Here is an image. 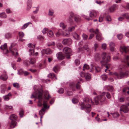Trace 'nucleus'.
<instances>
[{"mask_svg":"<svg viewBox=\"0 0 129 129\" xmlns=\"http://www.w3.org/2000/svg\"><path fill=\"white\" fill-rule=\"evenodd\" d=\"M34 89L35 91L32 94L31 98H37L39 99L38 105V106L41 107L42 105V102L43 99V90L41 89H38V86L37 85L34 86Z\"/></svg>","mask_w":129,"mask_h":129,"instance_id":"f257e3e1","label":"nucleus"},{"mask_svg":"<svg viewBox=\"0 0 129 129\" xmlns=\"http://www.w3.org/2000/svg\"><path fill=\"white\" fill-rule=\"evenodd\" d=\"M91 101V103L93 104V102L91 100H90L88 98H85L84 101V103H82L80 104V106L81 107V109L83 110L85 109V111L87 113H89L91 110V107L90 105L89 104H87L86 103H88Z\"/></svg>","mask_w":129,"mask_h":129,"instance_id":"f03ea898","label":"nucleus"},{"mask_svg":"<svg viewBox=\"0 0 129 129\" xmlns=\"http://www.w3.org/2000/svg\"><path fill=\"white\" fill-rule=\"evenodd\" d=\"M105 94V92H103L100 96L95 97L94 99L95 103H98L99 102H102L104 101L105 99V97L104 95Z\"/></svg>","mask_w":129,"mask_h":129,"instance_id":"7ed1b4c3","label":"nucleus"},{"mask_svg":"<svg viewBox=\"0 0 129 129\" xmlns=\"http://www.w3.org/2000/svg\"><path fill=\"white\" fill-rule=\"evenodd\" d=\"M114 74L118 79H121L123 77L124 75L127 76L128 75L126 72L124 73L122 72H120L118 73L115 72L114 73Z\"/></svg>","mask_w":129,"mask_h":129,"instance_id":"20e7f679","label":"nucleus"},{"mask_svg":"<svg viewBox=\"0 0 129 129\" xmlns=\"http://www.w3.org/2000/svg\"><path fill=\"white\" fill-rule=\"evenodd\" d=\"M63 52L66 54V57L68 59L69 58L70 55L69 54L72 52L71 49L68 47H65L63 49Z\"/></svg>","mask_w":129,"mask_h":129,"instance_id":"39448f33","label":"nucleus"},{"mask_svg":"<svg viewBox=\"0 0 129 129\" xmlns=\"http://www.w3.org/2000/svg\"><path fill=\"white\" fill-rule=\"evenodd\" d=\"M95 34H96V38L97 40L99 41L103 39L102 37V34L99 32L98 29H96Z\"/></svg>","mask_w":129,"mask_h":129,"instance_id":"423d86ee","label":"nucleus"},{"mask_svg":"<svg viewBox=\"0 0 129 129\" xmlns=\"http://www.w3.org/2000/svg\"><path fill=\"white\" fill-rule=\"evenodd\" d=\"M120 50L122 53H127L129 51V47L128 46H121L120 48Z\"/></svg>","mask_w":129,"mask_h":129,"instance_id":"0eeeda50","label":"nucleus"},{"mask_svg":"<svg viewBox=\"0 0 129 129\" xmlns=\"http://www.w3.org/2000/svg\"><path fill=\"white\" fill-rule=\"evenodd\" d=\"M9 50L13 55L16 56L18 55L17 49L14 48H12V45L9 47Z\"/></svg>","mask_w":129,"mask_h":129,"instance_id":"6e6552de","label":"nucleus"},{"mask_svg":"<svg viewBox=\"0 0 129 129\" xmlns=\"http://www.w3.org/2000/svg\"><path fill=\"white\" fill-rule=\"evenodd\" d=\"M72 43V41L70 39H64L62 41V44L64 45H69Z\"/></svg>","mask_w":129,"mask_h":129,"instance_id":"1a4fd4ad","label":"nucleus"},{"mask_svg":"<svg viewBox=\"0 0 129 129\" xmlns=\"http://www.w3.org/2000/svg\"><path fill=\"white\" fill-rule=\"evenodd\" d=\"M120 111H122L125 113H127L129 111V109L128 106L126 105H123L120 107Z\"/></svg>","mask_w":129,"mask_h":129,"instance_id":"9d476101","label":"nucleus"},{"mask_svg":"<svg viewBox=\"0 0 129 129\" xmlns=\"http://www.w3.org/2000/svg\"><path fill=\"white\" fill-rule=\"evenodd\" d=\"M52 51L49 48L46 49H44L41 51L42 54H44L45 53L47 54H50L52 53Z\"/></svg>","mask_w":129,"mask_h":129,"instance_id":"9b49d317","label":"nucleus"},{"mask_svg":"<svg viewBox=\"0 0 129 129\" xmlns=\"http://www.w3.org/2000/svg\"><path fill=\"white\" fill-rule=\"evenodd\" d=\"M118 8V6L115 4H114L109 9V10L111 12H113Z\"/></svg>","mask_w":129,"mask_h":129,"instance_id":"f8f14e48","label":"nucleus"},{"mask_svg":"<svg viewBox=\"0 0 129 129\" xmlns=\"http://www.w3.org/2000/svg\"><path fill=\"white\" fill-rule=\"evenodd\" d=\"M110 56L108 55L106 57V61H105L104 60H102L100 61L101 63L102 66L105 65L106 63L110 61Z\"/></svg>","mask_w":129,"mask_h":129,"instance_id":"ddd939ff","label":"nucleus"},{"mask_svg":"<svg viewBox=\"0 0 129 129\" xmlns=\"http://www.w3.org/2000/svg\"><path fill=\"white\" fill-rule=\"evenodd\" d=\"M109 47L110 50L112 52H114L115 50V45L112 42L110 43Z\"/></svg>","mask_w":129,"mask_h":129,"instance_id":"4468645a","label":"nucleus"},{"mask_svg":"<svg viewBox=\"0 0 129 129\" xmlns=\"http://www.w3.org/2000/svg\"><path fill=\"white\" fill-rule=\"evenodd\" d=\"M97 12L95 10H92L89 14L90 17L92 18H95L96 16Z\"/></svg>","mask_w":129,"mask_h":129,"instance_id":"2eb2a0df","label":"nucleus"},{"mask_svg":"<svg viewBox=\"0 0 129 129\" xmlns=\"http://www.w3.org/2000/svg\"><path fill=\"white\" fill-rule=\"evenodd\" d=\"M57 58L59 60H62L64 58V57L62 53L60 52L58 53L56 55Z\"/></svg>","mask_w":129,"mask_h":129,"instance_id":"dca6fc26","label":"nucleus"},{"mask_svg":"<svg viewBox=\"0 0 129 129\" xmlns=\"http://www.w3.org/2000/svg\"><path fill=\"white\" fill-rule=\"evenodd\" d=\"M123 61L127 64L129 67V55L125 56Z\"/></svg>","mask_w":129,"mask_h":129,"instance_id":"f3484780","label":"nucleus"},{"mask_svg":"<svg viewBox=\"0 0 129 129\" xmlns=\"http://www.w3.org/2000/svg\"><path fill=\"white\" fill-rule=\"evenodd\" d=\"M35 47V45H34V47L32 48H30L29 50V55H34V49Z\"/></svg>","mask_w":129,"mask_h":129,"instance_id":"a211bd4d","label":"nucleus"},{"mask_svg":"<svg viewBox=\"0 0 129 129\" xmlns=\"http://www.w3.org/2000/svg\"><path fill=\"white\" fill-rule=\"evenodd\" d=\"M63 32L62 29H59L58 30L57 33L56 34V35L57 37H59L60 36L62 35V36Z\"/></svg>","mask_w":129,"mask_h":129,"instance_id":"6ab92c4d","label":"nucleus"},{"mask_svg":"<svg viewBox=\"0 0 129 129\" xmlns=\"http://www.w3.org/2000/svg\"><path fill=\"white\" fill-rule=\"evenodd\" d=\"M44 96L45 99L46 100H48L51 98V96L49 95L48 92L47 91H46L45 92Z\"/></svg>","mask_w":129,"mask_h":129,"instance_id":"aec40b11","label":"nucleus"},{"mask_svg":"<svg viewBox=\"0 0 129 129\" xmlns=\"http://www.w3.org/2000/svg\"><path fill=\"white\" fill-rule=\"evenodd\" d=\"M105 88L106 90L110 91H112L113 90V87L110 85L106 86H105Z\"/></svg>","mask_w":129,"mask_h":129,"instance_id":"412c9836","label":"nucleus"},{"mask_svg":"<svg viewBox=\"0 0 129 129\" xmlns=\"http://www.w3.org/2000/svg\"><path fill=\"white\" fill-rule=\"evenodd\" d=\"M86 80L87 81L91 79L90 75L89 73H86L84 75Z\"/></svg>","mask_w":129,"mask_h":129,"instance_id":"4be33fe9","label":"nucleus"},{"mask_svg":"<svg viewBox=\"0 0 129 129\" xmlns=\"http://www.w3.org/2000/svg\"><path fill=\"white\" fill-rule=\"evenodd\" d=\"M73 38L76 40H79L80 39V37L79 35L76 33H73Z\"/></svg>","mask_w":129,"mask_h":129,"instance_id":"5701e85b","label":"nucleus"},{"mask_svg":"<svg viewBox=\"0 0 129 129\" xmlns=\"http://www.w3.org/2000/svg\"><path fill=\"white\" fill-rule=\"evenodd\" d=\"M8 78V77L6 74L2 75L0 77V78L4 81L6 80Z\"/></svg>","mask_w":129,"mask_h":129,"instance_id":"b1692460","label":"nucleus"},{"mask_svg":"<svg viewBox=\"0 0 129 129\" xmlns=\"http://www.w3.org/2000/svg\"><path fill=\"white\" fill-rule=\"evenodd\" d=\"M16 125V122L14 120H12L10 126L11 128H14Z\"/></svg>","mask_w":129,"mask_h":129,"instance_id":"393cba45","label":"nucleus"},{"mask_svg":"<svg viewBox=\"0 0 129 129\" xmlns=\"http://www.w3.org/2000/svg\"><path fill=\"white\" fill-rule=\"evenodd\" d=\"M94 58L96 61L99 60L100 58V54L98 53H96L95 55Z\"/></svg>","mask_w":129,"mask_h":129,"instance_id":"a878e982","label":"nucleus"},{"mask_svg":"<svg viewBox=\"0 0 129 129\" xmlns=\"http://www.w3.org/2000/svg\"><path fill=\"white\" fill-rule=\"evenodd\" d=\"M48 76L49 78H55L56 79H57L56 76L53 73H50L48 75Z\"/></svg>","mask_w":129,"mask_h":129,"instance_id":"bb28decb","label":"nucleus"},{"mask_svg":"<svg viewBox=\"0 0 129 129\" xmlns=\"http://www.w3.org/2000/svg\"><path fill=\"white\" fill-rule=\"evenodd\" d=\"M73 18L75 21L76 22H78L80 20V18L78 16L74 15Z\"/></svg>","mask_w":129,"mask_h":129,"instance_id":"cd10ccee","label":"nucleus"},{"mask_svg":"<svg viewBox=\"0 0 129 129\" xmlns=\"http://www.w3.org/2000/svg\"><path fill=\"white\" fill-rule=\"evenodd\" d=\"M17 117V116L14 115V114H12L11 115L10 117V118L12 121V120H16Z\"/></svg>","mask_w":129,"mask_h":129,"instance_id":"c85d7f7f","label":"nucleus"},{"mask_svg":"<svg viewBox=\"0 0 129 129\" xmlns=\"http://www.w3.org/2000/svg\"><path fill=\"white\" fill-rule=\"evenodd\" d=\"M48 36L50 37H53L54 36V34L52 30H50L47 33Z\"/></svg>","mask_w":129,"mask_h":129,"instance_id":"c756f323","label":"nucleus"},{"mask_svg":"<svg viewBox=\"0 0 129 129\" xmlns=\"http://www.w3.org/2000/svg\"><path fill=\"white\" fill-rule=\"evenodd\" d=\"M70 35V33L69 31L67 30H65V32L63 33L62 36H63L68 37H69Z\"/></svg>","mask_w":129,"mask_h":129,"instance_id":"7c9ffc66","label":"nucleus"},{"mask_svg":"<svg viewBox=\"0 0 129 129\" xmlns=\"http://www.w3.org/2000/svg\"><path fill=\"white\" fill-rule=\"evenodd\" d=\"M31 23L30 22H29L24 24L21 27V29H25L28 26L29 24H31Z\"/></svg>","mask_w":129,"mask_h":129,"instance_id":"2f4dec72","label":"nucleus"},{"mask_svg":"<svg viewBox=\"0 0 129 129\" xmlns=\"http://www.w3.org/2000/svg\"><path fill=\"white\" fill-rule=\"evenodd\" d=\"M59 68V66L57 65L55 66L53 68L54 71L55 73H57Z\"/></svg>","mask_w":129,"mask_h":129,"instance_id":"473e14b6","label":"nucleus"},{"mask_svg":"<svg viewBox=\"0 0 129 129\" xmlns=\"http://www.w3.org/2000/svg\"><path fill=\"white\" fill-rule=\"evenodd\" d=\"M36 60L35 58H31L30 59L29 63L31 64H33L35 63Z\"/></svg>","mask_w":129,"mask_h":129,"instance_id":"72a5a7b5","label":"nucleus"},{"mask_svg":"<svg viewBox=\"0 0 129 129\" xmlns=\"http://www.w3.org/2000/svg\"><path fill=\"white\" fill-rule=\"evenodd\" d=\"M45 110L44 108L42 109L39 111V114L40 116H42L45 113Z\"/></svg>","mask_w":129,"mask_h":129,"instance_id":"f704fd0d","label":"nucleus"},{"mask_svg":"<svg viewBox=\"0 0 129 129\" xmlns=\"http://www.w3.org/2000/svg\"><path fill=\"white\" fill-rule=\"evenodd\" d=\"M0 48L2 50H4L6 49L7 48V44L5 43L4 45L1 46Z\"/></svg>","mask_w":129,"mask_h":129,"instance_id":"c9c22d12","label":"nucleus"},{"mask_svg":"<svg viewBox=\"0 0 129 129\" xmlns=\"http://www.w3.org/2000/svg\"><path fill=\"white\" fill-rule=\"evenodd\" d=\"M54 11L52 9H50L49 10L48 15H49L52 16L53 14Z\"/></svg>","mask_w":129,"mask_h":129,"instance_id":"e433bc0d","label":"nucleus"},{"mask_svg":"<svg viewBox=\"0 0 129 129\" xmlns=\"http://www.w3.org/2000/svg\"><path fill=\"white\" fill-rule=\"evenodd\" d=\"M13 108V107L12 106L5 105L4 106V109L6 110L12 109Z\"/></svg>","mask_w":129,"mask_h":129,"instance_id":"4c0bfd02","label":"nucleus"},{"mask_svg":"<svg viewBox=\"0 0 129 129\" xmlns=\"http://www.w3.org/2000/svg\"><path fill=\"white\" fill-rule=\"evenodd\" d=\"M7 17V15L5 13L3 12L0 13V17L3 18H6Z\"/></svg>","mask_w":129,"mask_h":129,"instance_id":"58836bf2","label":"nucleus"},{"mask_svg":"<svg viewBox=\"0 0 129 129\" xmlns=\"http://www.w3.org/2000/svg\"><path fill=\"white\" fill-rule=\"evenodd\" d=\"M76 26H72L69 27L68 28V31L69 32H71L73 31L75 29V27Z\"/></svg>","mask_w":129,"mask_h":129,"instance_id":"ea45409f","label":"nucleus"},{"mask_svg":"<svg viewBox=\"0 0 129 129\" xmlns=\"http://www.w3.org/2000/svg\"><path fill=\"white\" fill-rule=\"evenodd\" d=\"M60 26L62 27L63 29H64L67 26V25L63 23H61L60 24Z\"/></svg>","mask_w":129,"mask_h":129,"instance_id":"a19ab883","label":"nucleus"},{"mask_svg":"<svg viewBox=\"0 0 129 129\" xmlns=\"http://www.w3.org/2000/svg\"><path fill=\"white\" fill-rule=\"evenodd\" d=\"M57 46L58 49L60 50H61L62 48V45L61 43H57Z\"/></svg>","mask_w":129,"mask_h":129,"instance_id":"79ce46f5","label":"nucleus"},{"mask_svg":"<svg viewBox=\"0 0 129 129\" xmlns=\"http://www.w3.org/2000/svg\"><path fill=\"white\" fill-rule=\"evenodd\" d=\"M119 116V114L117 113H115L113 114V116L114 118H118Z\"/></svg>","mask_w":129,"mask_h":129,"instance_id":"37998d69","label":"nucleus"},{"mask_svg":"<svg viewBox=\"0 0 129 129\" xmlns=\"http://www.w3.org/2000/svg\"><path fill=\"white\" fill-rule=\"evenodd\" d=\"M24 72L22 69H20L18 70V73L20 75H21L23 74Z\"/></svg>","mask_w":129,"mask_h":129,"instance_id":"c03bdc74","label":"nucleus"},{"mask_svg":"<svg viewBox=\"0 0 129 129\" xmlns=\"http://www.w3.org/2000/svg\"><path fill=\"white\" fill-rule=\"evenodd\" d=\"M13 85L14 87L16 88H19L20 87L18 83H14L13 84Z\"/></svg>","mask_w":129,"mask_h":129,"instance_id":"a18cd8bd","label":"nucleus"},{"mask_svg":"<svg viewBox=\"0 0 129 129\" xmlns=\"http://www.w3.org/2000/svg\"><path fill=\"white\" fill-rule=\"evenodd\" d=\"M107 56L106 53V52L103 53L101 55L103 59H105Z\"/></svg>","mask_w":129,"mask_h":129,"instance_id":"49530a36","label":"nucleus"},{"mask_svg":"<svg viewBox=\"0 0 129 129\" xmlns=\"http://www.w3.org/2000/svg\"><path fill=\"white\" fill-rule=\"evenodd\" d=\"M19 37L20 38H23L24 36V34L23 32H20L19 33Z\"/></svg>","mask_w":129,"mask_h":129,"instance_id":"de8ad7c7","label":"nucleus"},{"mask_svg":"<svg viewBox=\"0 0 129 129\" xmlns=\"http://www.w3.org/2000/svg\"><path fill=\"white\" fill-rule=\"evenodd\" d=\"M102 47L103 50H105L107 48V45L106 43H103L102 44Z\"/></svg>","mask_w":129,"mask_h":129,"instance_id":"09e8293b","label":"nucleus"},{"mask_svg":"<svg viewBox=\"0 0 129 129\" xmlns=\"http://www.w3.org/2000/svg\"><path fill=\"white\" fill-rule=\"evenodd\" d=\"M89 68L88 65L86 64H85L83 66V70L84 71L85 69L88 70V69Z\"/></svg>","mask_w":129,"mask_h":129,"instance_id":"8fccbe9b","label":"nucleus"},{"mask_svg":"<svg viewBox=\"0 0 129 129\" xmlns=\"http://www.w3.org/2000/svg\"><path fill=\"white\" fill-rule=\"evenodd\" d=\"M24 64L26 66H28L29 65V62L27 60H25L24 61Z\"/></svg>","mask_w":129,"mask_h":129,"instance_id":"3c124183","label":"nucleus"},{"mask_svg":"<svg viewBox=\"0 0 129 129\" xmlns=\"http://www.w3.org/2000/svg\"><path fill=\"white\" fill-rule=\"evenodd\" d=\"M123 16L124 17L126 18V19H129V14L128 13H125L123 15Z\"/></svg>","mask_w":129,"mask_h":129,"instance_id":"603ef678","label":"nucleus"},{"mask_svg":"<svg viewBox=\"0 0 129 129\" xmlns=\"http://www.w3.org/2000/svg\"><path fill=\"white\" fill-rule=\"evenodd\" d=\"M123 35L122 34H120L117 35V37L119 40L122 39L123 37Z\"/></svg>","mask_w":129,"mask_h":129,"instance_id":"864d4df0","label":"nucleus"},{"mask_svg":"<svg viewBox=\"0 0 129 129\" xmlns=\"http://www.w3.org/2000/svg\"><path fill=\"white\" fill-rule=\"evenodd\" d=\"M32 0H27V5L32 6Z\"/></svg>","mask_w":129,"mask_h":129,"instance_id":"5fc2aeb1","label":"nucleus"},{"mask_svg":"<svg viewBox=\"0 0 129 129\" xmlns=\"http://www.w3.org/2000/svg\"><path fill=\"white\" fill-rule=\"evenodd\" d=\"M37 38L40 40H43L44 39V37L42 35H40L37 36Z\"/></svg>","mask_w":129,"mask_h":129,"instance_id":"6e6d98bb","label":"nucleus"},{"mask_svg":"<svg viewBox=\"0 0 129 129\" xmlns=\"http://www.w3.org/2000/svg\"><path fill=\"white\" fill-rule=\"evenodd\" d=\"M11 35L10 34L8 33L6 34L5 35V37L6 38H9L11 37Z\"/></svg>","mask_w":129,"mask_h":129,"instance_id":"4d7b16f0","label":"nucleus"},{"mask_svg":"<svg viewBox=\"0 0 129 129\" xmlns=\"http://www.w3.org/2000/svg\"><path fill=\"white\" fill-rule=\"evenodd\" d=\"M3 98L5 101H8L9 99V98L8 96V95H7L3 96Z\"/></svg>","mask_w":129,"mask_h":129,"instance_id":"13d9d810","label":"nucleus"},{"mask_svg":"<svg viewBox=\"0 0 129 129\" xmlns=\"http://www.w3.org/2000/svg\"><path fill=\"white\" fill-rule=\"evenodd\" d=\"M72 102L74 104H76L78 102V100L76 98H74L72 100Z\"/></svg>","mask_w":129,"mask_h":129,"instance_id":"bf43d9fd","label":"nucleus"},{"mask_svg":"<svg viewBox=\"0 0 129 129\" xmlns=\"http://www.w3.org/2000/svg\"><path fill=\"white\" fill-rule=\"evenodd\" d=\"M58 92L59 93H62L64 92V90L63 88H60L58 91Z\"/></svg>","mask_w":129,"mask_h":129,"instance_id":"052dcab7","label":"nucleus"},{"mask_svg":"<svg viewBox=\"0 0 129 129\" xmlns=\"http://www.w3.org/2000/svg\"><path fill=\"white\" fill-rule=\"evenodd\" d=\"M43 105L45 108H47V101H44L43 103Z\"/></svg>","mask_w":129,"mask_h":129,"instance_id":"680f3d73","label":"nucleus"},{"mask_svg":"<svg viewBox=\"0 0 129 129\" xmlns=\"http://www.w3.org/2000/svg\"><path fill=\"white\" fill-rule=\"evenodd\" d=\"M48 29L46 28H44L42 30V33L43 34H45L47 32Z\"/></svg>","mask_w":129,"mask_h":129,"instance_id":"e2e57ef3","label":"nucleus"},{"mask_svg":"<svg viewBox=\"0 0 129 129\" xmlns=\"http://www.w3.org/2000/svg\"><path fill=\"white\" fill-rule=\"evenodd\" d=\"M102 77L103 80H106L107 78V76L105 75H103L102 76Z\"/></svg>","mask_w":129,"mask_h":129,"instance_id":"0e129e2a","label":"nucleus"},{"mask_svg":"<svg viewBox=\"0 0 129 129\" xmlns=\"http://www.w3.org/2000/svg\"><path fill=\"white\" fill-rule=\"evenodd\" d=\"M2 87H5V88L1 90V92L2 93H4L5 92V88H6V85H1Z\"/></svg>","mask_w":129,"mask_h":129,"instance_id":"69168bd1","label":"nucleus"},{"mask_svg":"<svg viewBox=\"0 0 129 129\" xmlns=\"http://www.w3.org/2000/svg\"><path fill=\"white\" fill-rule=\"evenodd\" d=\"M119 102H122L124 101V99L123 97H121L119 98Z\"/></svg>","mask_w":129,"mask_h":129,"instance_id":"338daca9","label":"nucleus"},{"mask_svg":"<svg viewBox=\"0 0 129 129\" xmlns=\"http://www.w3.org/2000/svg\"><path fill=\"white\" fill-rule=\"evenodd\" d=\"M82 37L83 39L84 40H86L87 39L88 37L85 34H83Z\"/></svg>","mask_w":129,"mask_h":129,"instance_id":"774afa93","label":"nucleus"}]
</instances>
